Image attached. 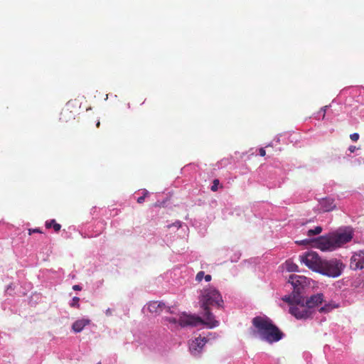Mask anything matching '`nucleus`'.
Returning <instances> with one entry per match:
<instances>
[{
    "mask_svg": "<svg viewBox=\"0 0 364 364\" xmlns=\"http://www.w3.org/2000/svg\"><path fill=\"white\" fill-rule=\"evenodd\" d=\"M179 318H181V317ZM166 320L167 321H168L169 323H174V324H176L177 323H180V322H179L180 319H178V321L175 318H166ZM179 325L181 326V324H179Z\"/></svg>",
    "mask_w": 364,
    "mask_h": 364,
    "instance_id": "obj_21",
    "label": "nucleus"
},
{
    "mask_svg": "<svg viewBox=\"0 0 364 364\" xmlns=\"http://www.w3.org/2000/svg\"><path fill=\"white\" fill-rule=\"evenodd\" d=\"M323 301V295L319 293L307 298L304 302L311 310H314V308L321 304Z\"/></svg>",
    "mask_w": 364,
    "mask_h": 364,
    "instance_id": "obj_11",
    "label": "nucleus"
},
{
    "mask_svg": "<svg viewBox=\"0 0 364 364\" xmlns=\"http://www.w3.org/2000/svg\"><path fill=\"white\" fill-rule=\"evenodd\" d=\"M198 303L202 309L201 314L204 320L198 316L183 314L179 321L181 326H196L200 323L205 324L210 328L218 326L219 322L215 319L210 309L212 307L223 308L224 302L219 291L213 287L204 288L200 291Z\"/></svg>",
    "mask_w": 364,
    "mask_h": 364,
    "instance_id": "obj_1",
    "label": "nucleus"
},
{
    "mask_svg": "<svg viewBox=\"0 0 364 364\" xmlns=\"http://www.w3.org/2000/svg\"><path fill=\"white\" fill-rule=\"evenodd\" d=\"M307 280L308 279L304 276L296 274L290 275L288 282L291 284L293 291L289 296H304L305 289L308 284Z\"/></svg>",
    "mask_w": 364,
    "mask_h": 364,
    "instance_id": "obj_6",
    "label": "nucleus"
},
{
    "mask_svg": "<svg viewBox=\"0 0 364 364\" xmlns=\"http://www.w3.org/2000/svg\"><path fill=\"white\" fill-rule=\"evenodd\" d=\"M306 242H308L307 240H303L301 242H299V244H304Z\"/></svg>",
    "mask_w": 364,
    "mask_h": 364,
    "instance_id": "obj_34",
    "label": "nucleus"
},
{
    "mask_svg": "<svg viewBox=\"0 0 364 364\" xmlns=\"http://www.w3.org/2000/svg\"><path fill=\"white\" fill-rule=\"evenodd\" d=\"M343 262L336 258L323 259L318 273L330 277H339L344 268Z\"/></svg>",
    "mask_w": 364,
    "mask_h": 364,
    "instance_id": "obj_5",
    "label": "nucleus"
},
{
    "mask_svg": "<svg viewBox=\"0 0 364 364\" xmlns=\"http://www.w3.org/2000/svg\"><path fill=\"white\" fill-rule=\"evenodd\" d=\"M259 153L261 156H264L266 155V151L264 148H260Z\"/></svg>",
    "mask_w": 364,
    "mask_h": 364,
    "instance_id": "obj_25",
    "label": "nucleus"
},
{
    "mask_svg": "<svg viewBox=\"0 0 364 364\" xmlns=\"http://www.w3.org/2000/svg\"><path fill=\"white\" fill-rule=\"evenodd\" d=\"M205 277V273L203 271H200L199 272L197 273L196 276V280L198 282H200L202 281V279L204 278Z\"/></svg>",
    "mask_w": 364,
    "mask_h": 364,
    "instance_id": "obj_18",
    "label": "nucleus"
},
{
    "mask_svg": "<svg viewBox=\"0 0 364 364\" xmlns=\"http://www.w3.org/2000/svg\"><path fill=\"white\" fill-rule=\"evenodd\" d=\"M147 309L151 314H159L164 309H167L168 312H171V309L166 307L165 304L161 301H152L147 304Z\"/></svg>",
    "mask_w": 364,
    "mask_h": 364,
    "instance_id": "obj_10",
    "label": "nucleus"
},
{
    "mask_svg": "<svg viewBox=\"0 0 364 364\" xmlns=\"http://www.w3.org/2000/svg\"><path fill=\"white\" fill-rule=\"evenodd\" d=\"M46 228H53L55 230V232H58L60 228L61 225L56 223L55 220L53 219L49 221L46 222Z\"/></svg>",
    "mask_w": 364,
    "mask_h": 364,
    "instance_id": "obj_14",
    "label": "nucleus"
},
{
    "mask_svg": "<svg viewBox=\"0 0 364 364\" xmlns=\"http://www.w3.org/2000/svg\"><path fill=\"white\" fill-rule=\"evenodd\" d=\"M204 279L206 282H210L212 279V277L210 274H206L205 275Z\"/></svg>",
    "mask_w": 364,
    "mask_h": 364,
    "instance_id": "obj_30",
    "label": "nucleus"
},
{
    "mask_svg": "<svg viewBox=\"0 0 364 364\" xmlns=\"http://www.w3.org/2000/svg\"><path fill=\"white\" fill-rule=\"evenodd\" d=\"M320 209L323 212H330L336 208V204L334 203V199L331 198H324L319 200Z\"/></svg>",
    "mask_w": 364,
    "mask_h": 364,
    "instance_id": "obj_12",
    "label": "nucleus"
},
{
    "mask_svg": "<svg viewBox=\"0 0 364 364\" xmlns=\"http://www.w3.org/2000/svg\"><path fill=\"white\" fill-rule=\"evenodd\" d=\"M350 267L353 270L364 269V250L353 254L350 258Z\"/></svg>",
    "mask_w": 364,
    "mask_h": 364,
    "instance_id": "obj_8",
    "label": "nucleus"
},
{
    "mask_svg": "<svg viewBox=\"0 0 364 364\" xmlns=\"http://www.w3.org/2000/svg\"><path fill=\"white\" fill-rule=\"evenodd\" d=\"M299 257L301 262L304 263L310 269L318 272L323 259H321L316 252H305Z\"/></svg>",
    "mask_w": 364,
    "mask_h": 364,
    "instance_id": "obj_7",
    "label": "nucleus"
},
{
    "mask_svg": "<svg viewBox=\"0 0 364 364\" xmlns=\"http://www.w3.org/2000/svg\"><path fill=\"white\" fill-rule=\"evenodd\" d=\"M282 300L289 305V312L296 319L312 318L314 310H311L305 304L304 296H284Z\"/></svg>",
    "mask_w": 364,
    "mask_h": 364,
    "instance_id": "obj_3",
    "label": "nucleus"
},
{
    "mask_svg": "<svg viewBox=\"0 0 364 364\" xmlns=\"http://www.w3.org/2000/svg\"><path fill=\"white\" fill-rule=\"evenodd\" d=\"M90 321L89 319H80L77 320L73 323L72 328L76 332L79 333L83 330V328L90 323Z\"/></svg>",
    "mask_w": 364,
    "mask_h": 364,
    "instance_id": "obj_13",
    "label": "nucleus"
},
{
    "mask_svg": "<svg viewBox=\"0 0 364 364\" xmlns=\"http://www.w3.org/2000/svg\"><path fill=\"white\" fill-rule=\"evenodd\" d=\"M79 301H80L79 297H77V296L73 297L72 302L70 303V306L79 308L80 307Z\"/></svg>",
    "mask_w": 364,
    "mask_h": 364,
    "instance_id": "obj_17",
    "label": "nucleus"
},
{
    "mask_svg": "<svg viewBox=\"0 0 364 364\" xmlns=\"http://www.w3.org/2000/svg\"><path fill=\"white\" fill-rule=\"evenodd\" d=\"M356 149V147L355 146H350L348 149V150L351 152V153H353Z\"/></svg>",
    "mask_w": 364,
    "mask_h": 364,
    "instance_id": "obj_31",
    "label": "nucleus"
},
{
    "mask_svg": "<svg viewBox=\"0 0 364 364\" xmlns=\"http://www.w3.org/2000/svg\"><path fill=\"white\" fill-rule=\"evenodd\" d=\"M327 106H324L321 109V112H323V119L325 117Z\"/></svg>",
    "mask_w": 364,
    "mask_h": 364,
    "instance_id": "obj_28",
    "label": "nucleus"
},
{
    "mask_svg": "<svg viewBox=\"0 0 364 364\" xmlns=\"http://www.w3.org/2000/svg\"><path fill=\"white\" fill-rule=\"evenodd\" d=\"M171 226H174V227H176L177 228H178L181 227V222L177 221V222L173 223L172 225H168V228H170Z\"/></svg>",
    "mask_w": 364,
    "mask_h": 364,
    "instance_id": "obj_24",
    "label": "nucleus"
},
{
    "mask_svg": "<svg viewBox=\"0 0 364 364\" xmlns=\"http://www.w3.org/2000/svg\"><path fill=\"white\" fill-rule=\"evenodd\" d=\"M350 138L352 141H356L359 139V134L358 133H353L350 135Z\"/></svg>",
    "mask_w": 364,
    "mask_h": 364,
    "instance_id": "obj_22",
    "label": "nucleus"
},
{
    "mask_svg": "<svg viewBox=\"0 0 364 364\" xmlns=\"http://www.w3.org/2000/svg\"><path fill=\"white\" fill-rule=\"evenodd\" d=\"M321 231H322V228L321 226H316L314 229L309 230L308 232H307V235L312 236V235H318L321 232Z\"/></svg>",
    "mask_w": 364,
    "mask_h": 364,
    "instance_id": "obj_16",
    "label": "nucleus"
},
{
    "mask_svg": "<svg viewBox=\"0 0 364 364\" xmlns=\"http://www.w3.org/2000/svg\"><path fill=\"white\" fill-rule=\"evenodd\" d=\"M252 323L255 328L252 331V336H258L269 343L277 342L284 336V333L267 316H256L252 318Z\"/></svg>",
    "mask_w": 364,
    "mask_h": 364,
    "instance_id": "obj_2",
    "label": "nucleus"
},
{
    "mask_svg": "<svg viewBox=\"0 0 364 364\" xmlns=\"http://www.w3.org/2000/svg\"><path fill=\"white\" fill-rule=\"evenodd\" d=\"M73 289L75 291H80L82 289L80 285L75 284L73 287Z\"/></svg>",
    "mask_w": 364,
    "mask_h": 364,
    "instance_id": "obj_29",
    "label": "nucleus"
},
{
    "mask_svg": "<svg viewBox=\"0 0 364 364\" xmlns=\"http://www.w3.org/2000/svg\"><path fill=\"white\" fill-rule=\"evenodd\" d=\"M149 192L147 191L144 190L143 196H145V198H146V196H149Z\"/></svg>",
    "mask_w": 364,
    "mask_h": 364,
    "instance_id": "obj_32",
    "label": "nucleus"
},
{
    "mask_svg": "<svg viewBox=\"0 0 364 364\" xmlns=\"http://www.w3.org/2000/svg\"><path fill=\"white\" fill-rule=\"evenodd\" d=\"M350 232L333 233L321 236L316 240V247L322 251H332L351 240Z\"/></svg>",
    "mask_w": 364,
    "mask_h": 364,
    "instance_id": "obj_4",
    "label": "nucleus"
},
{
    "mask_svg": "<svg viewBox=\"0 0 364 364\" xmlns=\"http://www.w3.org/2000/svg\"><path fill=\"white\" fill-rule=\"evenodd\" d=\"M331 309V307L329 305H325L324 306H322L319 309V312L321 313H323V312H328Z\"/></svg>",
    "mask_w": 364,
    "mask_h": 364,
    "instance_id": "obj_20",
    "label": "nucleus"
},
{
    "mask_svg": "<svg viewBox=\"0 0 364 364\" xmlns=\"http://www.w3.org/2000/svg\"><path fill=\"white\" fill-rule=\"evenodd\" d=\"M33 232H39L41 233L42 232L39 228H35V229H29L28 230V234L31 235Z\"/></svg>",
    "mask_w": 364,
    "mask_h": 364,
    "instance_id": "obj_23",
    "label": "nucleus"
},
{
    "mask_svg": "<svg viewBox=\"0 0 364 364\" xmlns=\"http://www.w3.org/2000/svg\"><path fill=\"white\" fill-rule=\"evenodd\" d=\"M100 122L98 120V121H97V124H96V127H100Z\"/></svg>",
    "mask_w": 364,
    "mask_h": 364,
    "instance_id": "obj_33",
    "label": "nucleus"
},
{
    "mask_svg": "<svg viewBox=\"0 0 364 364\" xmlns=\"http://www.w3.org/2000/svg\"><path fill=\"white\" fill-rule=\"evenodd\" d=\"M207 341L208 340L206 339L205 337H201L200 336L199 337L196 338L190 343L189 349L191 353L194 355H198L203 350V348L204 347Z\"/></svg>",
    "mask_w": 364,
    "mask_h": 364,
    "instance_id": "obj_9",
    "label": "nucleus"
},
{
    "mask_svg": "<svg viewBox=\"0 0 364 364\" xmlns=\"http://www.w3.org/2000/svg\"><path fill=\"white\" fill-rule=\"evenodd\" d=\"M66 114H67V111H65L64 112H62V113H61V117H60V119L61 121H63V122L66 121V120H65V115H66Z\"/></svg>",
    "mask_w": 364,
    "mask_h": 364,
    "instance_id": "obj_26",
    "label": "nucleus"
},
{
    "mask_svg": "<svg viewBox=\"0 0 364 364\" xmlns=\"http://www.w3.org/2000/svg\"><path fill=\"white\" fill-rule=\"evenodd\" d=\"M220 182H219V180L218 179H215L213 182V185L211 186V191H216L218 188V185H219Z\"/></svg>",
    "mask_w": 364,
    "mask_h": 364,
    "instance_id": "obj_19",
    "label": "nucleus"
},
{
    "mask_svg": "<svg viewBox=\"0 0 364 364\" xmlns=\"http://www.w3.org/2000/svg\"><path fill=\"white\" fill-rule=\"evenodd\" d=\"M144 200H145V196H142L138 198L137 203H144Z\"/></svg>",
    "mask_w": 364,
    "mask_h": 364,
    "instance_id": "obj_27",
    "label": "nucleus"
},
{
    "mask_svg": "<svg viewBox=\"0 0 364 364\" xmlns=\"http://www.w3.org/2000/svg\"><path fill=\"white\" fill-rule=\"evenodd\" d=\"M286 269L288 272H298L299 267L298 266L294 263L291 261L287 260L286 262Z\"/></svg>",
    "mask_w": 364,
    "mask_h": 364,
    "instance_id": "obj_15",
    "label": "nucleus"
}]
</instances>
